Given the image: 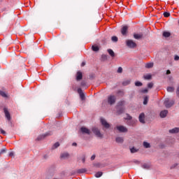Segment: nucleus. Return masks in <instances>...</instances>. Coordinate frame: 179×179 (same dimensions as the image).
<instances>
[{
  "mask_svg": "<svg viewBox=\"0 0 179 179\" xmlns=\"http://www.w3.org/2000/svg\"><path fill=\"white\" fill-rule=\"evenodd\" d=\"M126 45H127V47H128L129 48H131V49H134L137 47L136 43H135L134 41H132L131 39H128L126 41Z\"/></svg>",
  "mask_w": 179,
  "mask_h": 179,
  "instance_id": "f257e3e1",
  "label": "nucleus"
},
{
  "mask_svg": "<svg viewBox=\"0 0 179 179\" xmlns=\"http://www.w3.org/2000/svg\"><path fill=\"white\" fill-rule=\"evenodd\" d=\"M116 103V96L115 95H110L108 97V103L110 106L114 105Z\"/></svg>",
  "mask_w": 179,
  "mask_h": 179,
  "instance_id": "f03ea898",
  "label": "nucleus"
},
{
  "mask_svg": "<svg viewBox=\"0 0 179 179\" xmlns=\"http://www.w3.org/2000/svg\"><path fill=\"white\" fill-rule=\"evenodd\" d=\"M174 105V101L171 100L170 101L169 99H165L164 101V106L166 108H171V106Z\"/></svg>",
  "mask_w": 179,
  "mask_h": 179,
  "instance_id": "7ed1b4c3",
  "label": "nucleus"
},
{
  "mask_svg": "<svg viewBox=\"0 0 179 179\" xmlns=\"http://www.w3.org/2000/svg\"><path fill=\"white\" fill-rule=\"evenodd\" d=\"M92 132H94V135L96 136L97 138H103V134H101L100 130L98 128H92Z\"/></svg>",
  "mask_w": 179,
  "mask_h": 179,
  "instance_id": "20e7f679",
  "label": "nucleus"
},
{
  "mask_svg": "<svg viewBox=\"0 0 179 179\" xmlns=\"http://www.w3.org/2000/svg\"><path fill=\"white\" fill-rule=\"evenodd\" d=\"M101 125H103V127H104V129H110V124H108L107 122V120H106L105 119H103V117L101 118Z\"/></svg>",
  "mask_w": 179,
  "mask_h": 179,
  "instance_id": "39448f33",
  "label": "nucleus"
},
{
  "mask_svg": "<svg viewBox=\"0 0 179 179\" xmlns=\"http://www.w3.org/2000/svg\"><path fill=\"white\" fill-rule=\"evenodd\" d=\"M3 113L6 120H8V121H10V119H11L10 114L9 113V110H8L7 108H3Z\"/></svg>",
  "mask_w": 179,
  "mask_h": 179,
  "instance_id": "423d86ee",
  "label": "nucleus"
},
{
  "mask_svg": "<svg viewBox=\"0 0 179 179\" xmlns=\"http://www.w3.org/2000/svg\"><path fill=\"white\" fill-rule=\"evenodd\" d=\"M117 129L121 133L128 132V129L123 125L117 126Z\"/></svg>",
  "mask_w": 179,
  "mask_h": 179,
  "instance_id": "0eeeda50",
  "label": "nucleus"
},
{
  "mask_svg": "<svg viewBox=\"0 0 179 179\" xmlns=\"http://www.w3.org/2000/svg\"><path fill=\"white\" fill-rule=\"evenodd\" d=\"M51 135H52V133H51V131H48L47 133H45L43 135H41L40 136H38L37 140L41 141V140L44 139V138H45L46 136H50Z\"/></svg>",
  "mask_w": 179,
  "mask_h": 179,
  "instance_id": "6e6552de",
  "label": "nucleus"
},
{
  "mask_svg": "<svg viewBox=\"0 0 179 179\" xmlns=\"http://www.w3.org/2000/svg\"><path fill=\"white\" fill-rule=\"evenodd\" d=\"M77 92L79 94V96L80 97L81 100L85 101V94H83L82 89L78 88V90H77Z\"/></svg>",
  "mask_w": 179,
  "mask_h": 179,
  "instance_id": "1a4fd4ad",
  "label": "nucleus"
},
{
  "mask_svg": "<svg viewBox=\"0 0 179 179\" xmlns=\"http://www.w3.org/2000/svg\"><path fill=\"white\" fill-rule=\"evenodd\" d=\"M128 29L129 27L127 26L122 27L121 29V33L122 36H127V34H128Z\"/></svg>",
  "mask_w": 179,
  "mask_h": 179,
  "instance_id": "9d476101",
  "label": "nucleus"
},
{
  "mask_svg": "<svg viewBox=\"0 0 179 179\" xmlns=\"http://www.w3.org/2000/svg\"><path fill=\"white\" fill-rule=\"evenodd\" d=\"M138 121H140L141 124H145V115L143 113L138 115Z\"/></svg>",
  "mask_w": 179,
  "mask_h": 179,
  "instance_id": "9b49d317",
  "label": "nucleus"
},
{
  "mask_svg": "<svg viewBox=\"0 0 179 179\" xmlns=\"http://www.w3.org/2000/svg\"><path fill=\"white\" fill-rule=\"evenodd\" d=\"M137 120H128L127 122V124L130 127H135L136 126Z\"/></svg>",
  "mask_w": 179,
  "mask_h": 179,
  "instance_id": "f8f14e48",
  "label": "nucleus"
},
{
  "mask_svg": "<svg viewBox=\"0 0 179 179\" xmlns=\"http://www.w3.org/2000/svg\"><path fill=\"white\" fill-rule=\"evenodd\" d=\"M83 80V73L80 71H77L76 73V81H80Z\"/></svg>",
  "mask_w": 179,
  "mask_h": 179,
  "instance_id": "ddd939ff",
  "label": "nucleus"
},
{
  "mask_svg": "<svg viewBox=\"0 0 179 179\" xmlns=\"http://www.w3.org/2000/svg\"><path fill=\"white\" fill-rule=\"evenodd\" d=\"M80 131H81V132H83V134H86L87 135L90 134V130L89 129H87V127H81Z\"/></svg>",
  "mask_w": 179,
  "mask_h": 179,
  "instance_id": "4468645a",
  "label": "nucleus"
},
{
  "mask_svg": "<svg viewBox=\"0 0 179 179\" xmlns=\"http://www.w3.org/2000/svg\"><path fill=\"white\" fill-rule=\"evenodd\" d=\"M169 113V111L167 110H164L160 112V117L164 118L166 117L167 114Z\"/></svg>",
  "mask_w": 179,
  "mask_h": 179,
  "instance_id": "2eb2a0df",
  "label": "nucleus"
},
{
  "mask_svg": "<svg viewBox=\"0 0 179 179\" xmlns=\"http://www.w3.org/2000/svg\"><path fill=\"white\" fill-rule=\"evenodd\" d=\"M142 38H143V34H134V38H135L136 40H140Z\"/></svg>",
  "mask_w": 179,
  "mask_h": 179,
  "instance_id": "dca6fc26",
  "label": "nucleus"
},
{
  "mask_svg": "<svg viewBox=\"0 0 179 179\" xmlns=\"http://www.w3.org/2000/svg\"><path fill=\"white\" fill-rule=\"evenodd\" d=\"M61 159H66L69 158V154L68 152H63L60 155Z\"/></svg>",
  "mask_w": 179,
  "mask_h": 179,
  "instance_id": "f3484780",
  "label": "nucleus"
},
{
  "mask_svg": "<svg viewBox=\"0 0 179 179\" xmlns=\"http://www.w3.org/2000/svg\"><path fill=\"white\" fill-rule=\"evenodd\" d=\"M115 142L117 143H123L124 142V138L123 137H117L115 138Z\"/></svg>",
  "mask_w": 179,
  "mask_h": 179,
  "instance_id": "a211bd4d",
  "label": "nucleus"
},
{
  "mask_svg": "<svg viewBox=\"0 0 179 179\" xmlns=\"http://www.w3.org/2000/svg\"><path fill=\"white\" fill-rule=\"evenodd\" d=\"M178 132H179V129L178 127H176L174 129L169 130L170 134H178Z\"/></svg>",
  "mask_w": 179,
  "mask_h": 179,
  "instance_id": "6ab92c4d",
  "label": "nucleus"
},
{
  "mask_svg": "<svg viewBox=\"0 0 179 179\" xmlns=\"http://www.w3.org/2000/svg\"><path fill=\"white\" fill-rule=\"evenodd\" d=\"M87 172V169H77L76 173L78 174H83Z\"/></svg>",
  "mask_w": 179,
  "mask_h": 179,
  "instance_id": "aec40b11",
  "label": "nucleus"
},
{
  "mask_svg": "<svg viewBox=\"0 0 179 179\" xmlns=\"http://www.w3.org/2000/svg\"><path fill=\"white\" fill-rule=\"evenodd\" d=\"M153 62H148L146 64H145V68L146 69H152L153 67Z\"/></svg>",
  "mask_w": 179,
  "mask_h": 179,
  "instance_id": "412c9836",
  "label": "nucleus"
},
{
  "mask_svg": "<svg viewBox=\"0 0 179 179\" xmlns=\"http://www.w3.org/2000/svg\"><path fill=\"white\" fill-rule=\"evenodd\" d=\"M131 83V80H126L124 81H122V86H127L130 85Z\"/></svg>",
  "mask_w": 179,
  "mask_h": 179,
  "instance_id": "4be33fe9",
  "label": "nucleus"
},
{
  "mask_svg": "<svg viewBox=\"0 0 179 179\" xmlns=\"http://www.w3.org/2000/svg\"><path fill=\"white\" fill-rule=\"evenodd\" d=\"M108 55H110V57H115V52H114V51H113L112 49H108Z\"/></svg>",
  "mask_w": 179,
  "mask_h": 179,
  "instance_id": "5701e85b",
  "label": "nucleus"
},
{
  "mask_svg": "<svg viewBox=\"0 0 179 179\" xmlns=\"http://www.w3.org/2000/svg\"><path fill=\"white\" fill-rule=\"evenodd\" d=\"M152 78V76L151 74H147L144 76V80H151Z\"/></svg>",
  "mask_w": 179,
  "mask_h": 179,
  "instance_id": "b1692460",
  "label": "nucleus"
},
{
  "mask_svg": "<svg viewBox=\"0 0 179 179\" xmlns=\"http://www.w3.org/2000/svg\"><path fill=\"white\" fill-rule=\"evenodd\" d=\"M143 146H144L145 148L148 149L150 148V144L144 141V143H143Z\"/></svg>",
  "mask_w": 179,
  "mask_h": 179,
  "instance_id": "393cba45",
  "label": "nucleus"
},
{
  "mask_svg": "<svg viewBox=\"0 0 179 179\" xmlns=\"http://www.w3.org/2000/svg\"><path fill=\"white\" fill-rule=\"evenodd\" d=\"M162 35L164 37L168 38V37L171 36V33L169 31H164V32H163Z\"/></svg>",
  "mask_w": 179,
  "mask_h": 179,
  "instance_id": "a878e982",
  "label": "nucleus"
},
{
  "mask_svg": "<svg viewBox=\"0 0 179 179\" xmlns=\"http://www.w3.org/2000/svg\"><path fill=\"white\" fill-rule=\"evenodd\" d=\"M103 176V172L102 171H99L97 173H95V178H100Z\"/></svg>",
  "mask_w": 179,
  "mask_h": 179,
  "instance_id": "bb28decb",
  "label": "nucleus"
},
{
  "mask_svg": "<svg viewBox=\"0 0 179 179\" xmlns=\"http://www.w3.org/2000/svg\"><path fill=\"white\" fill-rule=\"evenodd\" d=\"M92 51L98 52L100 50V48H99L98 46L92 45Z\"/></svg>",
  "mask_w": 179,
  "mask_h": 179,
  "instance_id": "cd10ccee",
  "label": "nucleus"
},
{
  "mask_svg": "<svg viewBox=\"0 0 179 179\" xmlns=\"http://www.w3.org/2000/svg\"><path fill=\"white\" fill-rule=\"evenodd\" d=\"M167 92H174V87H167Z\"/></svg>",
  "mask_w": 179,
  "mask_h": 179,
  "instance_id": "c85d7f7f",
  "label": "nucleus"
},
{
  "mask_svg": "<svg viewBox=\"0 0 179 179\" xmlns=\"http://www.w3.org/2000/svg\"><path fill=\"white\" fill-rule=\"evenodd\" d=\"M0 95L3 98H7V94H6L3 91H0Z\"/></svg>",
  "mask_w": 179,
  "mask_h": 179,
  "instance_id": "c756f323",
  "label": "nucleus"
},
{
  "mask_svg": "<svg viewBox=\"0 0 179 179\" xmlns=\"http://www.w3.org/2000/svg\"><path fill=\"white\" fill-rule=\"evenodd\" d=\"M125 120L128 121H133L132 116H130V115L129 114H127V117L125 118Z\"/></svg>",
  "mask_w": 179,
  "mask_h": 179,
  "instance_id": "7c9ffc66",
  "label": "nucleus"
},
{
  "mask_svg": "<svg viewBox=\"0 0 179 179\" xmlns=\"http://www.w3.org/2000/svg\"><path fill=\"white\" fill-rule=\"evenodd\" d=\"M124 105H125V101H121L117 103V106H123Z\"/></svg>",
  "mask_w": 179,
  "mask_h": 179,
  "instance_id": "2f4dec72",
  "label": "nucleus"
},
{
  "mask_svg": "<svg viewBox=\"0 0 179 179\" xmlns=\"http://www.w3.org/2000/svg\"><path fill=\"white\" fill-rule=\"evenodd\" d=\"M148 103V96H145L144 101L143 102V104L147 105Z\"/></svg>",
  "mask_w": 179,
  "mask_h": 179,
  "instance_id": "473e14b6",
  "label": "nucleus"
},
{
  "mask_svg": "<svg viewBox=\"0 0 179 179\" xmlns=\"http://www.w3.org/2000/svg\"><path fill=\"white\" fill-rule=\"evenodd\" d=\"M112 41L115 43L118 42V37L113 36L112 37Z\"/></svg>",
  "mask_w": 179,
  "mask_h": 179,
  "instance_id": "72a5a7b5",
  "label": "nucleus"
},
{
  "mask_svg": "<svg viewBox=\"0 0 179 179\" xmlns=\"http://www.w3.org/2000/svg\"><path fill=\"white\" fill-rule=\"evenodd\" d=\"M143 85L142 83L140 81H137L135 83V86L136 87H141Z\"/></svg>",
  "mask_w": 179,
  "mask_h": 179,
  "instance_id": "f704fd0d",
  "label": "nucleus"
},
{
  "mask_svg": "<svg viewBox=\"0 0 179 179\" xmlns=\"http://www.w3.org/2000/svg\"><path fill=\"white\" fill-rule=\"evenodd\" d=\"M142 168L144 169H149L150 168V166L147 164H144V165L142 166Z\"/></svg>",
  "mask_w": 179,
  "mask_h": 179,
  "instance_id": "c9c22d12",
  "label": "nucleus"
},
{
  "mask_svg": "<svg viewBox=\"0 0 179 179\" xmlns=\"http://www.w3.org/2000/svg\"><path fill=\"white\" fill-rule=\"evenodd\" d=\"M59 142H57V143H55L54 145H53V149H56V148H59Z\"/></svg>",
  "mask_w": 179,
  "mask_h": 179,
  "instance_id": "e433bc0d",
  "label": "nucleus"
},
{
  "mask_svg": "<svg viewBox=\"0 0 179 179\" xmlns=\"http://www.w3.org/2000/svg\"><path fill=\"white\" fill-rule=\"evenodd\" d=\"M163 15H164L165 17H169L171 16V13H169V12H164V13H163Z\"/></svg>",
  "mask_w": 179,
  "mask_h": 179,
  "instance_id": "4c0bfd02",
  "label": "nucleus"
},
{
  "mask_svg": "<svg viewBox=\"0 0 179 179\" xmlns=\"http://www.w3.org/2000/svg\"><path fill=\"white\" fill-rule=\"evenodd\" d=\"M124 113V108H121L117 111V115H121Z\"/></svg>",
  "mask_w": 179,
  "mask_h": 179,
  "instance_id": "58836bf2",
  "label": "nucleus"
},
{
  "mask_svg": "<svg viewBox=\"0 0 179 179\" xmlns=\"http://www.w3.org/2000/svg\"><path fill=\"white\" fill-rule=\"evenodd\" d=\"M117 73H122L123 72V69L122 67H119L117 71Z\"/></svg>",
  "mask_w": 179,
  "mask_h": 179,
  "instance_id": "ea45409f",
  "label": "nucleus"
},
{
  "mask_svg": "<svg viewBox=\"0 0 179 179\" xmlns=\"http://www.w3.org/2000/svg\"><path fill=\"white\" fill-rule=\"evenodd\" d=\"M153 83H149L148 87L149 89H152L153 87Z\"/></svg>",
  "mask_w": 179,
  "mask_h": 179,
  "instance_id": "a19ab883",
  "label": "nucleus"
},
{
  "mask_svg": "<svg viewBox=\"0 0 179 179\" xmlns=\"http://www.w3.org/2000/svg\"><path fill=\"white\" fill-rule=\"evenodd\" d=\"M178 166V164H174L173 165H172L171 166H170V169H174L175 168H176V166Z\"/></svg>",
  "mask_w": 179,
  "mask_h": 179,
  "instance_id": "79ce46f5",
  "label": "nucleus"
},
{
  "mask_svg": "<svg viewBox=\"0 0 179 179\" xmlns=\"http://www.w3.org/2000/svg\"><path fill=\"white\" fill-rule=\"evenodd\" d=\"M137 152V150L135 148H131V153H136Z\"/></svg>",
  "mask_w": 179,
  "mask_h": 179,
  "instance_id": "37998d69",
  "label": "nucleus"
},
{
  "mask_svg": "<svg viewBox=\"0 0 179 179\" xmlns=\"http://www.w3.org/2000/svg\"><path fill=\"white\" fill-rule=\"evenodd\" d=\"M0 131H1V134L4 135V136L6 135L5 130H3V129L0 128Z\"/></svg>",
  "mask_w": 179,
  "mask_h": 179,
  "instance_id": "c03bdc74",
  "label": "nucleus"
},
{
  "mask_svg": "<svg viewBox=\"0 0 179 179\" xmlns=\"http://www.w3.org/2000/svg\"><path fill=\"white\" fill-rule=\"evenodd\" d=\"M141 92H142L143 94H147L148 92V90L147 89L142 90H141Z\"/></svg>",
  "mask_w": 179,
  "mask_h": 179,
  "instance_id": "a18cd8bd",
  "label": "nucleus"
},
{
  "mask_svg": "<svg viewBox=\"0 0 179 179\" xmlns=\"http://www.w3.org/2000/svg\"><path fill=\"white\" fill-rule=\"evenodd\" d=\"M101 58H103V59H104V60H107L108 56L106 55H101Z\"/></svg>",
  "mask_w": 179,
  "mask_h": 179,
  "instance_id": "49530a36",
  "label": "nucleus"
},
{
  "mask_svg": "<svg viewBox=\"0 0 179 179\" xmlns=\"http://www.w3.org/2000/svg\"><path fill=\"white\" fill-rule=\"evenodd\" d=\"M179 60V57L178 55L174 56V61H178Z\"/></svg>",
  "mask_w": 179,
  "mask_h": 179,
  "instance_id": "de8ad7c7",
  "label": "nucleus"
},
{
  "mask_svg": "<svg viewBox=\"0 0 179 179\" xmlns=\"http://www.w3.org/2000/svg\"><path fill=\"white\" fill-rule=\"evenodd\" d=\"M176 94H177V96L179 97V86H178V87H177Z\"/></svg>",
  "mask_w": 179,
  "mask_h": 179,
  "instance_id": "09e8293b",
  "label": "nucleus"
},
{
  "mask_svg": "<svg viewBox=\"0 0 179 179\" xmlns=\"http://www.w3.org/2000/svg\"><path fill=\"white\" fill-rule=\"evenodd\" d=\"M94 159H96V155H92V158H90V160L94 161Z\"/></svg>",
  "mask_w": 179,
  "mask_h": 179,
  "instance_id": "8fccbe9b",
  "label": "nucleus"
},
{
  "mask_svg": "<svg viewBox=\"0 0 179 179\" xmlns=\"http://www.w3.org/2000/svg\"><path fill=\"white\" fill-rule=\"evenodd\" d=\"M85 82L83 81L81 82V87H85Z\"/></svg>",
  "mask_w": 179,
  "mask_h": 179,
  "instance_id": "3c124183",
  "label": "nucleus"
},
{
  "mask_svg": "<svg viewBox=\"0 0 179 179\" xmlns=\"http://www.w3.org/2000/svg\"><path fill=\"white\" fill-rule=\"evenodd\" d=\"M134 163H135L136 164H139L140 162L138 160H134Z\"/></svg>",
  "mask_w": 179,
  "mask_h": 179,
  "instance_id": "603ef678",
  "label": "nucleus"
},
{
  "mask_svg": "<svg viewBox=\"0 0 179 179\" xmlns=\"http://www.w3.org/2000/svg\"><path fill=\"white\" fill-rule=\"evenodd\" d=\"M8 156H10V157H14V152H10V153L8 154Z\"/></svg>",
  "mask_w": 179,
  "mask_h": 179,
  "instance_id": "864d4df0",
  "label": "nucleus"
},
{
  "mask_svg": "<svg viewBox=\"0 0 179 179\" xmlns=\"http://www.w3.org/2000/svg\"><path fill=\"white\" fill-rule=\"evenodd\" d=\"M170 74H171V70H167L166 75H170Z\"/></svg>",
  "mask_w": 179,
  "mask_h": 179,
  "instance_id": "5fc2aeb1",
  "label": "nucleus"
},
{
  "mask_svg": "<svg viewBox=\"0 0 179 179\" xmlns=\"http://www.w3.org/2000/svg\"><path fill=\"white\" fill-rule=\"evenodd\" d=\"M94 78V75L90 76V80H93Z\"/></svg>",
  "mask_w": 179,
  "mask_h": 179,
  "instance_id": "6e6d98bb",
  "label": "nucleus"
},
{
  "mask_svg": "<svg viewBox=\"0 0 179 179\" xmlns=\"http://www.w3.org/2000/svg\"><path fill=\"white\" fill-rule=\"evenodd\" d=\"M81 161H83V163L85 162V157H83V158L81 159Z\"/></svg>",
  "mask_w": 179,
  "mask_h": 179,
  "instance_id": "4d7b16f0",
  "label": "nucleus"
},
{
  "mask_svg": "<svg viewBox=\"0 0 179 179\" xmlns=\"http://www.w3.org/2000/svg\"><path fill=\"white\" fill-rule=\"evenodd\" d=\"M85 66V62L81 63V67H83V66Z\"/></svg>",
  "mask_w": 179,
  "mask_h": 179,
  "instance_id": "13d9d810",
  "label": "nucleus"
},
{
  "mask_svg": "<svg viewBox=\"0 0 179 179\" xmlns=\"http://www.w3.org/2000/svg\"><path fill=\"white\" fill-rule=\"evenodd\" d=\"M76 145H77L76 143H72V146H76Z\"/></svg>",
  "mask_w": 179,
  "mask_h": 179,
  "instance_id": "bf43d9fd",
  "label": "nucleus"
},
{
  "mask_svg": "<svg viewBox=\"0 0 179 179\" xmlns=\"http://www.w3.org/2000/svg\"><path fill=\"white\" fill-rule=\"evenodd\" d=\"M44 158H45V159H47V155H45V156H44Z\"/></svg>",
  "mask_w": 179,
  "mask_h": 179,
  "instance_id": "052dcab7",
  "label": "nucleus"
},
{
  "mask_svg": "<svg viewBox=\"0 0 179 179\" xmlns=\"http://www.w3.org/2000/svg\"><path fill=\"white\" fill-rule=\"evenodd\" d=\"M120 92H121V91L117 92V94H120Z\"/></svg>",
  "mask_w": 179,
  "mask_h": 179,
  "instance_id": "680f3d73",
  "label": "nucleus"
},
{
  "mask_svg": "<svg viewBox=\"0 0 179 179\" xmlns=\"http://www.w3.org/2000/svg\"><path fill=\"white\" fill-rule=\"evenodd\" d=\"M178 23H179V20H178Z\"/></svg>",
  "mask_w": 179,
  "mask_h": 179,
  "instance_id": "e2e57ef3",
  "label": "nucleus"
},
{
  "mask_svg": "<svg viewBox=\"0 0 179 179\" xmlns=\"http://www.w3.org/2000/svg\"><path fill=\"white\" fill-rule=\"evenodd\" d=\"M55 179H56V178H55Z\"/></svg>",
  "mask_w": 179,
  "mask_h": 179,
  "instance_id": "0e129e2a",
  "label": "nucleus"
}]
</instances>
